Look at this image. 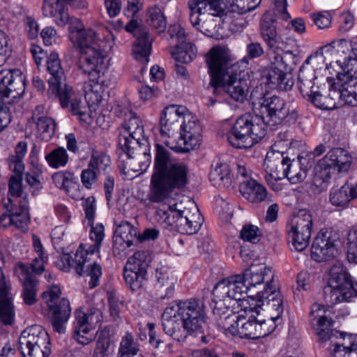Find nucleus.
<instances>
[{
  "mask_svg": "<svg viewBox=\"0 0 357 357\" xmlns=\"http://www.w3.org/2000/svg\"><path fill=\"white\" fill-rule=\"evenodd\" d=\"M16 273L23 282L22 296L24 301L29 305H32L36 302V292L38 280L36 275H33L29 270V266L20 263L16 268Z\"/></svg>",
  "mask_w": 357,
  "mask_h": 357,
  "instance_id": "31",
  "label": "nucleus"
},
{
  "mask_svg": "<svg viewBox=\"0 0 357 357\" xmlns=\"http://www.w3.org/2000/svg\"><path fill=\"white\" fill-rule=\"evenodd\" d=\"M353 199L351 185L348 183L340 188L332 189L330 193V202L336 206H345Z\"/></svg>",
  "mask_w": 357,
  "mask_h": 357,
  "instance_id": "49",
  "label": "nucleus"
},
{
  "mask_svg": "<svg viewBox=\"0 0 357 357\" xmlns=\"http://www.w3.org/2000/svg\"><path fill=\"white\" fill-rule=\"evenodd\" d=\"M43 13L45 17H54L56 24L63 26L69 20V15L61 0H43Z\"/></svg>",
  "mask_w": 357,
  "mask_h": 357,
  "instance_id": "38",
  "label": "nucleus"
},
{
  "mask_svg": "<svg viewBox=\"0 0 357 357\" xmlns=\"http://www.w3.org/2000/svg\"><path fill=\"white\" fill-rule=\"evenodd\" d=\"M240 275L250 296L263 297L266 292L276 289L274 272L264 264H252Z\"/></svg>",
  "mask_w": 357,
  "mask_h": 357,
  "instance_id": "16",
  "label": "nucleus"
},
{
  "mask_svg": "<svg viewBox=\"0 0 357 357\" xmlns=\"http://www.w3.org/2000/svg\"><path fill=\"white\" fill-rule=\"evenodd\" d=\"M113 353L112 340L108 331L99 333L92 357H110Z\"/></svg>",
  "mask_w": 357,
  "mask_h": 357,
  "instance_id": "46",
  "label": "nucleus"
},
{
  "mask_svg": "<svg viewBox=\"0 0 357 357\" xmlns=\"http://www.w3.org/2000/svg\"><path fill=\"white\" fill-rule=\"evenodd\" d=\"M45 158L51 167L57 169L66 165L68 154L63 147H58L47 153Z\"/></svg>",
  "mask_w": 357,
  "mask_h": 357,
  "instance_id": "54",
  "label": "nucleus"
},
{
  "mask_svg": "<svg viewBox=\"0 0 357 357\" xmlns=\"http://www.w3.org/2000/svg\"><path fill=\"white\" fill-rule=\"evenodd\" d=\"M17 349L21 357H49L52 352L49 335L40 326L23 331L18 339Z\"/></svg>",
  "mask_w": 357,
  "mask_h": 357,
  "instance_id": "14",
  "label": "nucleus"
},
{
  "mask_svg": "<svg viewBox=\"0 0 357 357\" xmlns=\"http://www.w3.org/2000/svg\"><path fill=\"white\" fill-rule=\"evenodd\" d=\"M347 259L349 262L357 264V224L348 233Z\"/></svg>",
  "mask_w": 357,
  "mask_h": 357,
  "instance_id": "57",
  "label": "nucleus"
},
{
  "mask_svg": "<svg viewBox=\"0 0 357 357\" xmlns=\"http://www.w3.org/2000/svg\"><path fill=\"white\" fill-rule=\"evenodd\" d=\"M6 213L0 215V226L3 228L15 227L22 231L28 230L30 221L29 204L26 197H22L18 202V206L9 198V202L3 204Z\"/></svg>",
  "mask_w": 357,
  "mask_h": 357,
  "instance_id": "19",
  "label": "nucleus"
},
{
  "mask_svg": "<svg viewBox=\"0 0 357 357\" xmlns=\"http://www.w3.org/2000/svg\"><path fill=\"white\" fill-rule=\"evenodd\" d=\"M332 90L333 89L329 90L328 96H324V89L320 86L317 91H312V94L308 96L305 99L321 109L332 110L338 108L340 104L335 100V96L332 95Z\"/></svg>",
  "mask_w": 357,
  "mask_h": 357,
  "instance_id": "40",
  "label": "nucleus"
},
{
  "mask_svg": "<svg viewBox=\"0 0 357 357\" xmlns=\"http://www.w3.org/2000/svg\"><path fill=\"white\" fill-rule=\"evenodd\" d=\"M126 31L136 38L132 45V54L136 60L142 63H147L151 51L152 40L149 38L147 28L139 24L137 20L132 19L126 25Z\"/></svg>",
  "mask_w": 357,
  "mask_h": 357,
  "instance_id": "21",
  "label": "nucleus"
},
{
  "mask_svg": "<svg viewBox=\"0 0 357 357\" xmlns=\"http://www.w3.org/2000/svg\"><path fill=\"white\" fill-rule=\"evenodd\" d=\"M148 14L147 22L149 26H152L158 33L163 32L167 27V21L160 8L157 6L151 7Z\"/></svg>",
  "mask_w": 357,
  "mask_h": 357,
  "instance_id": "50",
  "label": "nucleus"
},
{
  "mask_svg": "<svg viewBox=\"0 0 357 357\" xmlns=\"http://www.w3.org/2000/svg\"><path fill=\"white\" fill-rule=\"evenodd\" d=\"M75 314V321H77V323L83 320L84 321L82 322V324L86 325V326L91 328L93 326L100 322L101 312L97 308H91L87 313L81 310H77Z\"/></svg>",
  "mask_w": 357,
  "mask_h": 357,
  "instance_id": "55",
  "label": "nucleus"
},
{
  "mask_svg": "<svg viewBox=\"0 0 357 357\" xmlns=\"http://www.w3.org/2000/svg\"><path fill=\"white\" fill-rule=\"evenodd\" d=\"M260 35L265 43L267 49L275 54L278 51L285 52L291 50L287 43L283 41L282 37L277 32L276 19L269 12L265 13L260 22Z\"/></svg>",
  "mask_w": 357,
  "mask_h": 357,
  "instance_id": "22",
  "label": "nucleus"
},
{
  "mask_svg": "<svg viewBox=\"0 0 357 357\" xmlns=\"http://www.w3.org/2000/svg\"><path fill=\"white\" fill-rule=\"evenodd\" d=\"M10 289V285L0 268V319L5 325L12 324L15 315Z\"/></svg>",
  "mask_w": 357,
  "mask_h": 357,
  "instance_id": "32",
  "label": "nucleus"
},
{
  "mask_svg": "<svg viewBox=\"0 0 357 357\" xmlns=\"http://www.w3.org/2000/svg\"><path fill=\"white\" fill-rule=\"evenodd\" d=\"M22 176L12 175L8 181V199L12 197L20 198L22 196Z\"/></svg>",
  "mask_w": 357,
  "mask_h": 357,
  "instance_id": "62",
  "label": "nucleus"
},
{
  "mask_svg": "<svg viewBox=\"0 0 357 357\" xmlns=\"http://www.w3.org/2000/svg\"><path fill=\"white\" fill-rule=\"evenodd\" d=\"M334 54H338L337 59L329 64L326 63L325 68L329 70L330 68H338L340 70H336L337 80L349 79L353 77L351 72L354 74L357 72V45L346 40L338 42L337 49L331 45L323 47L320 53L309 56L306 63L312 61L313 64L325 63L326 56Z\"/></svg>",
  "mask_w": 357,
  "mask_h": 357,
  "instance_id": "8",
  "label": "nucleus"
},
{
  "mask_svg": "<svg viewBox=\"0 0 357 357\" xmlns=\"http://www.w3.org/2000/svg\"><path fill=\"white\" fill-rule=\"evenodd\" d=\"M229 173V166L226 163H218L209 174V181L216 188H225L230 184Z\"/></svg>",
  "mask_w": 357,
  "mask_h": 357,
  "instance_id": "41",
  "label": "nucleus"
},
{
  "mask_svg": "<svg viewBox=\"0 0 357 357\" xmlns=\"http://www.w3.org/2000/svg\"><path fill=\"white\" fill-rule=\"evenodd\" d=\"M200 131V126L197 119L187 110V112L183 114L178 130L180 133L179 144L171 149L178 153H186L195 149L199 144Z\"/></svg>",
  "mask_w": 357,
  "mask_h": 357,
  "instance_id": "20",
  "label": "nucleus"
},
{
  "mask_svg": "<svg viewBox=\"0 0 357 357\" xmlns=\"http://www.w3.org/2000/svg\"><path fill=\"white\" fill-rule=\"evenodd\" d=\"M185 201V206L183 202L163 205L157 209L156 215L178 232L191 235L198 231L202 218L195 202L188 198Z\"/></svg>",
  "mask_w": 357,
  "mask_h": 357,
  "instance_id": "5",
  "label": "nucleus"
},
{
  "mask_svg": "<svg viewBox=\"0 0 357 357\" xmlns=\"http://www.w3.org/2000/svg\"><path fill=\"white\" fill-rule=\"evenodd\" d=\"M52 178L57 188L68 191L73 181L74 175L70 172H58L53 174Z\"/></svg>",
  "mask_w": 357,
  "mask_h": 357,
  "instance_id": "61",
  "label": "nucleus"
},
{
  "mask_svg": "<svg viewBox=\"0 0 357 357\" xmlns=\"http://www.w3.org/2000/svg\"><path fill=\"white\" fill-rule=\"evenodd\" d=\"M357 296L351 275L342 265H334L330 269L328 285L324 288V298L329 305L349 302Z\"/></svg>",
  "mask_w": 357,
  "mask_h": 357,
  "instance_id": "12",
  "label": "nucleus"
},
{
  "mask_svg": "<svg viewBox=\"0 0 357 357\" xmlns=\"http://www.w3.org/2000/svg\"><path fill=\"white\" fill-rule=\"evenodd\" d=\"M139 235L137 229L135 227L121 237H114L113 251L116 253V250L125 251L126 249L130 248L135 242H139L137 236Z\"/></svg>",
  "mask_w": 357,
  "mask_h": 357,
  "instance_id": "53",
  "label": "nucleus"
},
{
  "mask_svg": "<svg viewBox=\"0 0 357 357\" xmlns=\"http://www.w3.org/2000/svg\"><path fill=\"white\" fill-rule=\"evenodd\" d=\"M264 295L266 296L257 297V299L261 301L264 305V302L266 303V305L270 310L275 312V314L273 318L278 319L282 314L283 313V298L280 292L277 291V289L272 292H266Z\"/></svg>",
  "mask_w": 357,
  "mask_h": 357,
  "instance_id": "43",
  "label": "nucleus"
},
{
  "mask_svg": "<svg viewBox=\"0 0 357 357\" xmlns=\"http://www.w3.org/2000/svg\"><path fill=\"white\" fill-rule=\"evenodd\" d=\"M250 100L255 113L259 114L260 121L266 125L283 124L291 126L298 119V111L287 104L284 100L275 95L264 94L255 98L251 93Z\"/></svg>",
  "mask_w": 357,
  "mask_h": 357,
  "instance_id": "6",
  "label": "nucleus"
},
{
  "mask_svg": "<svg viewBox=\"0 0 357 357\" xmlns=\"http://www.w3.org/2000/svg\"><path fill=\"white\" fill-rule=\"evenodd\" d=\"M84 321H79V323H77L75 321L74 324V339L80 344L87 345L90 342H91L94 337L89 334L91 328L86 325L82 324V322Z\"/></svg>",
  "mask_w": 357,
  "mask_h": 357,
  "instance_id": "56",
  "label": "nucleus"
},
{
  "mask_svg": "<svg viewBox=\"0 0 357 357\" xmlns=\"http://www.w3.org/2000/svg\"><path fill=\"white\" fill-rule=\"evenodd\" d=\"M327 349L331 357H357V334L340 332L338 338Z\"/></svg>",
  "mask_w": 357,
  "mask_h": 357,
  "instance_id": "29",
  "label": "nucleus"
},
{
  "mask_svg": "<svg viewBox=\"0 0 357 357\" xmlns=\"http://www.w3.org/2000/svg\"><path fill=\"white\" fill-rule=\"evenodd\" d=\"M75 39L81 52L88 48L100 47V43L96 38V32L91 29L79 32Z\"/></svg>",
  "mask_w": 357,
  "mask_h": 357,
  "instance_id": "51",
  "label": "nucleus"
},
{
  "mask_svg": "<svg viewBox=\"0 0 357 357\" xmlns=\"http://www.w3.org/2000/svg\"><path fill=\"white\" fill-rule=\"evenodd\" d=\"M149 255L148 251L139 250L135 252V254L128 259L126 265L130 266H135L139 269L147 271L149 263Z\"/></svg>",
  "mask_w": 357,
  "mask_h": 357,
  "instance_id": "59",
  "label": "nucleus"
},
{
  "mask_svg": "<svg viewBox=\"0 0 357 357\" xmlns=\"http://www.w3.org/2000/svg\"><path fill=\"white\" fill-rule=\"evenodd\" d=\"M122 127L126 133H121L119 137V167L126 170L144 172L151 163L150 149L145 150L143 158L139 161V169L134 165L135 150L137 146L141 149L140 137L143 135L144 127L140 118L132 111L125 114Z\"/></svg>",
  "mask_w": 357,
  "mask_h": 357,
  "instance_id": "4",
  "label": "nucleus"
},
{
  "mask_svg": "<svg viewBox=\"0 0 357 357\" xmlns=\"http://www.w3.org/2000/svg\"><path fill=\"white\" fill-rule=\"evenodd\" d=\"M340 239V234L337 230L332 228L321 229L311 248L312 259L317 262L333 260L337 253Z\"/></svg>",
  "mask_w": 357,
  "mask_h": 357,
  "instance_id": "17",
  "label": "nucleus"
},
{
  "mask_svg": "<svg viewBox=\"0 0 357 357\" xmlns=\"http://www.w3.org/2000/svg\"><path fill=\"white\" fill-rule=\"evenodd\" d=\"M38 137L43 141H50L54 135L56 123L47 116L38 117L36 121Z\"/></svg>",
  "mask_w": 357,
  "mask_h": 357,
  "instance_id": "47",
  "label": "nucleus"
},
{
  "mask_svg": "<svg viewBox=\"0 0 357 357\" xmlns=\"http://www.w3.org/2000/svg\"><path fill=\"white\" fill-rule=\"evenodd\" d=\"M61 294L60 287L54 285L42 294V298L48 306V317L54 331L59 334H64L66 324L70 316L71 307L67 298L59 299Z\"/></svg>",
  "mask_w": 357,
  "mask_h": 357,
  "instance_id": "15",
  "label": "nucleus"
},
{
  "mask_svg": "<svg viewBox=\"0 0 357 357\" xmlns=\"http://www.w3.org/2000/svg\"><path fill=\"white\" fill-rule=\"evenodd\" d=\"M155 147L148 197L150 202L159 203L168 199L174 191L185 188L190 169L183 162L173 161L170 152L162 145L155 144Z\"/></svg>",
  "mask_w": 357,
  "mask_h": 357,
  "instance_id": "2",
  "label": "nucleus"
},
{
  "mask_svg": "<svg viewBox=\"0 0 357 357\" xmlns=\"http://www.w3.org/2000/svg\"><path fill=\"white\" fill-rule=\"evenodd\" d=\"M240 315L231 312L229 314L217 317L215 319L218 326L224 330L226 334H230L236 336L238 328L239 326L238 321Z\"/></svg>",
  "mask_w": 357,
  "mask_h": 357,
  "instance_id": "48",
  "label": "nucleus"
},
{
  "mask_svg": "<svg viewBox=\"0 0 357 357\" xmlns=\"http://www.w3.org/2000/svg\"><path fill=\"white\" fill-rule=\"evenodd\" d=\"M298 164L294 159H292L290 163V168L287 173L288 180L292 183H297L304 181L307 176V172L301 167H298Z\"/></svg>",
  "mask_w": 357,
  "mask_h": 357,
  "instance_id": "60",
  "label": "nucleus"
},
{
  "mask_svg": "<svg viewBox=\"0 0 357 357\" xmlns=\"http://www.w3.org/2000/svg\"><path fill=\"white\" fill-rule=\"evenodd\" d=\"M168 33L172 40H175V59L182 63H190L196 56L194 47L185 43V33L184 29L178 24L170 25Z\"/></svg>",
  "mask_w": 357,
  "mask_h": 357,
  "instance_id": "26",
  "label": "nucleus"
},
{
  "mask_svg": "<svg viewBox=\"0 0 357 357\" xmlns=\"http://www.w3.org/2000/svg\"><path fill=\"white\" fill-rule=\"evenodd\" d=\"M312 227V218L309 211L302 210L294 217L291 221L289 229H294L292 236H296L298 234H301L302 243H305L304 239L311 236Z\"/></svg>",
  "mask_w": 357,
  "mask_h": 357,
  "instance_id": "36",
  "label": "nucleus"
},
{
  "mask_svg": "<svg viewBox=\"0 0 357 357\" xmlns=\"http://www.w3.org/2000/svg\"><path fill=\"white\" fill-rule=\"evenodd\" d=\"M88 165L99 174H106L111 169L110 158L105 152L93 149Z\"/></svg>",
  "mask_w": 357,
  "mask_h": 357,
  "instance_id": "44",
  "label": "nucleus"
},
{
  "mask_svg": "<svg viewBox=\"0 0 357 357\" xmlns=\"http://www.w3.org/2000/svg\"><path fill=\"white\" fill-rule=\"evenodd\" d=\"M232 301L226 297H218L213 295V303L211 305L213 314L215 319L225 315L229 312V308Z\"/></svg>",
  "mask_w": 357,
  "mask_h": 357,
  "instance_id": "58",
  "label": "nucleus"
},
{
  "mask_svg": "<svg viewBox=\"0 0 357 357\" xmlns=\"http://www.w3.org/2000/svg\"><path fill=\"white\" fill-rule=\"evenodd\" d=\"M236 336L241 338L246 339H257V319L255 317H250L246 320L243 316H240Z\"/></svg>",
  "mask_w": 357,
  "mask_h": 357,
  "instance_id": "45",
  "label": "nucleus"
},
{
  "mask_svg": "<svg viewBox=\"0 0 357 357\" xmlns=\"http://www.w3.org/2000/svg\"><path fill=\"white\" fill-rule=\"evenodd\" d=\"M139 344L131 333L127 332L122 337L118 349V357H129L141 355Z\"/></svg>",
  "mask_w": 357,
  "mask_h": 357,
  "instance_id": "42",
  "label": "nucleus"
},
{
  "mask_svg": "<svg viewBox=\"0 0 357 357\" xmlns=\"http://www.w3.org/2000/svg\"><path fill=\"white\" fill-rule=\"evenodd\" d=\"M206 306L202 299L191 298L171 302L161 317L163 331L174 340L183 342L188 334L203 332Z\"/></svg>",
  "mask_w": 357,
  "mask_h": 357,
  "instance_id": "3",
  "label": "nucleus"
},
{
  "mask_svg": "<svg viewBox=\"0 0 357 357\" xmlns=\"http://www.w3.org/2000/svg\"><path fill=\"white\" fill-rule=\"evenodd\" d=\"M314 174L312 178V185L320 193L325 191L329 185L332 178H335L336 172L331 165L324 157L319 160L314 167Z\"/></svg>",
  "mask_w": 357,
  "mask_h": 357,
  "instance_id": "34",
  "label": "nucleus"
},
{
  "mask_svg": "<svg viewBox=\"0 0 357 357\" xmlns=\"http://www.w3.org/2000/svg\"><path fill=\"white\" fill-rule=\"evenodd\" d=\"M324 64L323 63L313 64L312 61H310L309 63H306L305 61L301 67L298 76V86L303 98H306L312 94V91H317L320 87L315 82L317 76L314 68L321 65L319 68L321 69Z\"/></svg>",
  "mask_w": 357,
  "mask_h": 357,
  "instance_id": "30",
  "label": "nucleus"
},
{
  "mask_svg": "<svg viewBox=\"0 0 357 357\" xmlns=\"http://www.w3.org/2000/svg\"><path fill=\"white\" fill-rule=\"evenodd\" d=\"M47 70L51 75L48 79L49 90L56 95L61 106L63 109L69 108L73 115H77L82 120L86 121L88 114L84 107L80 106V100L73 97L72 87L63 83L65 73L57 53L52 52L47 57Z\"/></svg>",
  "mask_w": 357,
  "mask_h": 357,
  "instance_id": "7",
  "label": "nucleus"
},
{
  "mask_svg": "<svg viewBox=\"0 0 357 357\" xmlns=\"http://www.w3.org/2000/svg\"><path fill=\"white\" fill-rule=\"evenodd\" d=\"M311 320V327L318 338L319 343L324 347H330L334 340L338 338L340 331L334 328V320L328 317L318 315Z\"/></svg>",
  "mask_w": 357,
  "mask_h": 357,
  "instance_id": "27",
  "label": "nucleus"
},
{
  "mask_svg": "<svg viewBox=\"0 0 357 357\" xmlns=\"http://www.w3.org/2000/svg\"><path fill=\"white\" fill-rule=\"evenodd\" d=\"M155 278L157 279L155 288L158 291L157 300L162 302L172 298L177 282V278L173 271L166 266H162L156 269Z\"/></svg>",
  "mask_w": 357,
  "mask_h": 357,
  "instance_id": "28",
  "label": "nucleus"
},
{
  "mask_svg": "<svg viewBox=\"0 0 357 357\" xmlns=\"http://www.w3.org/2000/svg\"><path fill=\"white\" fill-rule=\"evenodd\" d=\"M104 59L105 55L100 47L86 49L81 52L79 57L78 68L89 78V82H86L84 86L85 98L89 104L98 105L101 100Z\"/></svg>",
  "mask_w": 357,
  "mask_h": 357,
  "instance_id": "9",
  "label": "nucleus"
},
{
  "mask_svg": "<svg viewBox=\"0 0 357 357\" xmlns=\"http://www.w3.org/2000/svg\"><path fill=\"white\" fill-rule=\"evenodd\" d=\"M241 275H235L228 277L220 281L214 287L213 295L218 297H226L231 301H240L244 299V294L247 293L242 281Z\"/></svg>",
  "mask_w": 357,
  "mask_h": 357,
  "instance_id": "25",
  "label": "nucleus"
},
{
  "mask_svg": "<svg viewBox=\"0 0 357 357\" xmlns=\"http://www.w3.org/2000/svg\"><path fill=\"white\" fill-rule=\"evenodd\" d=\"M240 236L244 241L257 243L260 240L261 234L257 226L245 225L241 231Z\"/></svg>",
  "mask_w": 357,
  "mask_h": 357,
  "instance_id": "63",
  "label": "nucleus"
},
{
  "mask_svg": "<svg viewBox=\"0 0 357 357\" xmlns=\"http://www.w3.org/2000/svg\"><path fill=\"white\" fill-rule=\"evenodd\" d=\"M264 123L260 121L259 114H245L236 119L227 133V141L234 148L249 149L266 135Z\"/></svg>",
  "mask_w": 357,
  "mask_h": 357,
  "instance_id": "11",
  "label": "nucleus"
},
{
  "mask_svg": "<svg viewBox=\"0 0 357 357\" xmlns=\"http://www.w3.org/2000/svg\"><path fill=\"white\" fill-rule=\"evenodd\" d=\"M351 78L337 80L333 85L332 95L335 96V100L340 104V107L345 105L357 107V91L354 89V82L350 81Z\"/></svg>",
  "mask_w": 357,
  "mask_h": 357,
  "instance_id": "33",
  "label": "nucleus"
},
{
  "mask_svg": "<svg viewBox=\"0 0 357 357\" xmlns=\"http://www.w3.org/2000/svg\"><path fill=\"white\" fill-rule=\"evenodd\" d=\"M210 76L209 85L214 94L222 88L232 99L243 102L248 98L250 80L234 61L229 49L214 46L206 54Z\"/></svg>",
  "mask_w": 357,
  "mask_h": 357,
  "instance_id": "1",
  "label": "nucleus"
},
{
  "mask_svg": "<svg viewBox=\"0 0 357 357\" xmlns=\"http://www.w3.org/2000/svg\"><path fill=\"white\" fill-rule=\"evenodd\" d=\"M187 112L184 106L171 105L162 112L160 119V132L162 137H172L178 132L183 114Z\"/></svg>",
  "mask_w": 357,
  "mask_h": 357,
  "instance_id": "24",
  "label": "nucleus"
},
{
  "mask_svg": "<svg viewBox=\"0 0 357 357\" xmlns=\"http://www.w3.org/2000/svg\"><path fill=\"white\" fill-rule=\"evenodd\" d=\"M40 174L41 171L38 169L26 173L25 181L31 188L33 189L32 195H38L40 190L43 188L40 179Z\"/></svg>",
  "mask_w": 357,
  "mask_h": 357,
  "instance_id": "64",
  "label": "nucleus"
},
{
  "mask_svg": "<svg viewBox=\"0 0 357 357\" xmlns=\"http://www.w3.org/2000/svg\"><path fill=\"white\" fill-rule=\"evenodd\" d=\"M291 160L284 152L275 150L268 151L264 162L266 180L269 181L270 178H273L278 181L285 178Z\"/></svg>",
  "mask_w": 357,
  "mask_h": 357,
  "instance_id": "23",
  "label": "nucleus"
},
{
  "mask_svg": "<svg viewBox=\"0 0 357 357\" xmlns=\"http://www.w3.org/2000/svg\"><path fill=\"white\" fill-rule=\"evenodd\" d=\"M324 157L337 174H346L351 168L352 157L349 151L344 149H333Z\"/></svg>",
  "mask_w": 357,
  "mask_h": 357,
  "instance_id": "35",
  "label": "nucleus"
},
{
  "mask_svg": "<svg viewBox=\"0 0 357 357\" xmlns=\"http://www.w3.org/2000/svg\"><path fill=\"white\" fill-rule=\"evenodd\" d=\"M100 244L94 243L91 245L85 251L77 250L75 255V271L79 275H85L89 278L88 284L90 289H93L99 285L100 278L102 275V268L96 261L90 262L89 255L99 252Z\"/></svg>",
  "mask_w": 357,
  "mask_h": 357,
  "instance_id": "18",
  "label": "nucleus"
},
{
  "mask_svg": "<svg viewBox=\"0 0 357 357\" xmlns=\"http://www.w3.org/2000/svg\"><path fill=\"white\" fill-rule=\"evenodd\" d=\"M147 271L126 265L123 278L126 286L132 291H138L145 285Z\"/></svg>",
  "mask_w": 357,
  "mask_h": 357,
  "instance_id": "39",
  "label": "nucleus"
},
{
  "mask_svg": "<svg viewBox=\"0 0 357 357\" xmlns=\"http://www.w3.org/2000/svg\"><path fill=\"white\" fill-rule=\"evenodd\" d=\"M25 90V77L19 70H15V75L6 89V96L13 98L21 97Z\"/></svg>",
  "mask_w": 357,
  "mask_h": 357,
  "instance_id": "52",
  "label": "nucleus"
},
{
  "mask_svg": "<svg viewBox=\"0 0 357 357\" xmlns=\"http://www.w3.org/2000/svg\"><path fill=\"white\" fill-rule=\"evenodd\" d=\"M243 197L251 203H259L267 197L266 188L254 179L243 181L240 185Z\"/></svg>",
  "mask_w": 357,
  "mask_h": 357,
  "instance_id": "37",
  "label": "nucleus"
},
{
  "mask_svg": "<svg viewBox=\"0 0 357 357\" xmlns=\"http://www.w3.org/2000/svg\"><path fill=\"white\" fill-rule=\"evenodd\" d=\"M298 54V47L296 44L291 50H285L282 54H275L271 59L270 66L261 70L264 83L271 89L290 90L294 84L291 71Z\"/></svg>",
  "mask_w": 357,
  "mask_h": 357,
  "instance_id": "10",
  "label": "nucleus"
},
{
  "mask_svg": "<svg viewBox=\"0 0 357 357\" xmlns=\"http://www.w3.org/2000/svg\"><path fill=\"white\" fill-rule=\"evenodd\" d=\"M357 296L351 275L342 265H334L330 269L328 285L324 288V298L329 305L349 302Z\"/></svg>",
  "mask_w": 357,
  "mask_h": 357,
  "instance_id": "13",
  "label": "nucleus"
}]
</instances>
